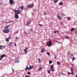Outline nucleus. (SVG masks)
Instances as JSON below:
<instances>
[{
    "mask_svg": "<svg viewBox=\"0 0 77 77\" xmlns=\"http://www.w3.org/2000/svg\"><path fill=\"white\" fill-rule=\"evenodd\" d=\"M20 13H21V11L20 10V7H19L17 8V10L16 13L18 15V14H20Z\"/></svg>",
    "mask_w": 77,
    "mask_h": 77,
    "instance_id": "f257e3e1",
    "label": "nucleus"
},
{
    "mask_svg": "<svg viewBox=\"0 0 77 77\" xmlns=\"http://www.w3.org/2000/svg\"><path fill=\"white\" fill-rule=\"evenodd\" d=\"M47 43L48 46H49V47H51V46L52 44L51 43V41H49V42H48Z\"/></svg>",
    "mask_w": 77,
    "mask_h": 77,
    "instance_id": "f03ea898",
    "label": "nucleus"
},
{
    "mask_svg": "<svg viewBox=\"0 0 77 77\" xmlns=\"http://www.w3.org/2000/svg\"><path fill=\"white\" fill-rule=\"evenodd\" d=\"M3 33H8L9 32V30L8 29H5L3 30Z\"/></svg>",
    "mask_w": 77,
    "mask_h": 77,
    "instance_id": "7ed1b4c3",
    "label": "nucleus"
},
{
    "mask_svg": "<svg viewBox=\"0 0 77 77\" xmlns=\"http://www.w3.org/2000/svg\"><path fill=\"white\" fill-rule=\"evenodd\" d=\"M6 56V55L5 54H3L2 55H1L0 57V60H2L3 58L4 57H5Z\"/></svg>",
    "mask_w": 77,
    "mask_h": 77,
    "instance_id": "20e7f679",
    "label": "nucleus"
},
{
    "mask_svg": "<svg viewBox=\"0 0 77 77\" xmlns=\"http://www.w3.org/2000/svg\"><path fill=\"white\" fill-rule=\"evenodd\" d=\"M54 68V65H51L50 67V69L51 71H54V69H53Z\"/></svg>",
    "mask_w": 77,
    "mask_h": 77,
    "instance_id": "39448f33",
    "label": "nucleus"
},
{
    "mask_svg": "<svg viewBox=\"0 0 77 77\" xmlns=\"http://www.w3.org/2000/svg\"><path fill=\"white\" fill-rule=\"evenodd\" d=\"M28 48H26L24 50V51L25 53V54H27V49Z\"/></svg>",
    "mask_w": 77,
    "mask_h": 77,
    "instance_id": "423d86ee",
    "label": "nucleus"
},
{
    "mask_svg": "<svg viewBox=\"0 0 77 77\" xmlns=\"http://www.w3.org/2000/svg\"><path fill=\"white\" fill-rule=\"evenodd\" d=\"M33 5H27V7L28 8H29V9H30V8H32L33 7Z\"/></svg>",
    "mask_w": 77,
    "mask_h": 77,
    "instance_id": "0eeeda50",
    "label": "nucleus"
},
{
    "mask_svg": "<svg viewBox=\"0 0 77 77\" xmlns=\"http://www.w3.org/2000/svg\"><path fill=\"white\" fill-rule=\"evenodd\" d=\"M9 2L11 5H14L15 3L14 2V1H13L12 0H10L9 1Z\"/></svg>",
    "mask_w": 77,
    "mask_h": 77,
    "instance_id": "6e6552de",
    "label": "nucleus"
},
{
    "mask_svg": "<svg viewBox=\"0 0 77 77\" xmlns=\"http://www.w3.org/2000/svg\"><path fill=\"white\" fill-rule=\"evenodd\" d=\"M33 68V66H31L30 65H29V68H28V70L31 69L32 68Z\"/></svg>",
    "mask_w": 77,
    "mask_h": 77,
    "instance_id": "1a4fd4ad",
    "label": "nucleus"
},
{
    "mask_svg": "<svg viewBox=\"0 0 77 77\" xmlns=\"http://www.w3.org/2000/svg\"><path fill=\"white\" fill-rule=\"evenodd\" d=\"M15 18H19V17H18V15L17 13H16L15 14Z\"/></svg>",
    "mask_w": 77,
    "mask_h": 77,
    "instance_id": "9d476101",
    "label": "nucleus"
},
{
    "mask_svg": "<svg viewBox=\"0 0 77 77\" xmlns=\"http://www.w3.org/2000/svg\"><path fill=\"white\" fill-rule=\"evenodd\" d=\"M45 51V48H43L41 50V53H43V52H44Z\"/></svg>",
    "mask_w": 77,
    "mask_h": 77,
    "instance_id": "9b49d317",
    "label": "nucleus"
},
{
    "mask_svg": "<svg viewBox=\"0 0 77 77\" xmlns=\"http://www.w3.org/2000/svg\"><path fill=\"white\" fill-rule=\"evenodd\" d=\"M15 60L16 62H17V63H18V62H20V61H19V59H18V58L17 59H15Z\"/></svg>",
    "mask_w": 77,
    "mask_h": 77,
    "instance_id": "f8f14e48",
    "label": "nucleus"
},
{
    "mask_svg": "<svg viewBox=\"0 0 77 77\" xmlns=\"http://www.w3.org/2000/svg\"><path fill=\"white\" fill-rule=\"evenodd\" d=\"M20 8L21 9L22 11H23V10L24 9V7L23 6H21L20 7Z\"/></svg>",
    "mask_w": 77,
    "mask_h": 77,
    "instance_id": "ddd939ff",
    "label": "nucleus"
},
{
    "mask_svg": "<svg viewBox=\"0 0 77 77\" xmlns=\"http://www.w3.org/2000/svg\"><path fill=\"white\" fill-rule=\"evenodd\" d=\"M6 47L5 46L1 45V50H3V49L5 48Z\"/></svg>",
    "mask_w": 77,
    "mask_h": 77,
    "instance_id": "4468645a",
    "label": "nucleus"
},
{
    "mask_svg": "<svg viewBox=\"0 0 77 77\" xmlns=\"http://www.w3.org/2000/svg\"><path fill=\"white\" fill-rule=\"evenodd\" d=\"M57 17L59 19V20H61V17L59 16V15H57Z\"/></svg>",
    "mask_w": 77,
    "mask_h": 77,
    "instance_id": "2eb2a0df",
    "label": "nucleus"
},
{
    "mask_svg": "<svg viewBox=\"0 0 77 77\" xmlns=\"http://www.w3.org/2000/svg\"><path fill=\"white\" fill-rule=\"evenodd\" d=\"M9 25H7L6 26H5L4 28L5 29H8V27H9Z\"/></svg>",
    "mask_w": 77,
    "mask_h": 77,
    "instance_id": "dca6fc26",
    "label": "nucleus"
},
{
    "mask_svg": "<svg viewBox=\"0 0 77 77\" xmlns=\"http://www.w3.org/2000/svg\"><path fill=\"white\" fill-rule=\"evenodd\" d=\"M57 65H61V64L60 63V62H57Z\"/></svg>",
    "mask_w": 77,
    "mask_h": 77,
    "instance_id": "f3484780",
    "label": "nucleus"
},
{
    "mask_svg": "<svg viewBox=\"0 0 77 77\" xmlns=\"http://www.w3.org/2000/svg\"><path fill=\"white\" fill-rule=\"evenodd\" d=\"M9 39H10V37H8L6 39V41H9Z\"/></svg>",
    "mask_w": 77,
    "mask_h": 77,
    "instance_id": "a211bd4d",
    "label": "nucleus"
},
{
    "mask_svg": "<svg viewBox=\"0 0 77 77\" xmlns=\"http://www.w3.org/2000/svg\"><path fill=\"white\" fill-rule=\"evenodd\" d=\"M54 33H59V31H54Z\"/></svg>",
    "mask_w": 77,
    "mask_h": 77,
    "instance_id": "6ab92c4d",
    "label": "nucleus"
},
{
    "mask_svg": "<svg viewBox=\"0 0 77 77\" xmlns=\"http://www.w3.org/2000/svg\"><path fill=\"white\" fill-rule=\"evenodd\" d=\"M59 5H61V6H62V5H63V3L62 2H61L59 3Z\"/></svg>",
    "mask_w": 77,
    "mask_h": 77,
    "instance_id": "aec40b11",
    "label": "nucleus"
},
{
    "mask_svg": "<svg viewBox=\"0 0 77 77\" xmlns=\"http://www.w3.org/2000/svg\"><path fill=\"white\" fill-rule=\"evenodd\" d=\"M29 69V67H28V66L27 65H26V68L25 69V70H27V69Z\"/></svg>",
    "mask_w": 77,
    "mask_h": 77,
    "instance_id": "412c9836",
    "label": "nucleus"
},
{
    "mask_svg": "<svg viewBox=\"0 0 77 77\" xmlns=\"http://www.w3.org/2000/svg\"><path fill=\"white\" fill-rule=\"evenodd\" d=\"M13 11H14V13H17V10H15L14 9H13Z\"/></svg>",
    "mask_w": 77,
    "mask_h": 77,
    "instance_id": "4be33fe9",
    "label": "nucleus"
},
{
    "mask_svg": "<svg viewBox=\"0 0 77 77\" xmlns=\"http://www.w3.org/2000/svg\"><path fill=\"white\" fill-rule=\"evenodd\" d=\"M71 71L72 73H74V72L73 71V68H72L71 70Z\"/></svg>",
    "mask_w": 77,
    "mask_h": 77,
    "instance_id": "5701e85b",
    "label": "nucleus"
},
{
    "mask_svg": "<svg viewBox=\"0 0 77 77\" xmlns=\"http://www.w3.org/2000/svg\"><path fill=\"white\" fill-rule=\"evenodd\" d=\"M42 67H39L38 68V71H41L42 70Z\"/></svg>",
    "mask_w": 77,
    "mask_h": 77,
    "instance_id": "b1692460",
    "label": "nucleus"
},
{
    "mask_svg": "<svg viewBox=\"0 0 77 77\" xmlns=\"http://www.w3.org/2000/svg\"><path fill=\"white\" fill-rule=\"evenodd\" d=\"M12 21L10 20L8 22H6V24H7L8 23H12Z\"/></svg>",
    "mask_w": 77,
    "mask_h": 77,
    "instance_id": "393cba45",
    "label": "nucleus"
},
{
    "mask_svg": "<svg viewBox=\"0 0 77 77\" xmlns=\"http://www.w3.org/2000/svg\"><path fill=\"white\" fill-rule=\"evenodd\" d=\"M12 45V42H10L9 44V45L10 46H11Z\"/></svg>",
    "mask_w": 77,
    "mask_h": 77,
    "instance_id": "a878e982",
    "label": "nucleus"
},
{
    "mask_svg": "<svg viewBox=\"0 0 77 77\" xmlns=\"http://www.w3.org/2000/svg\"><path fill=\"white\" fill-rule=\"evenodd\" d=\"M75 30V29L74 28H72L70 30L72 32V31H73V30Z\"/></svg>",
    "mask_w": 77,
    "mask_h": 77,
    "instance_id": "bb28decb",
    "label": "nucleus"
},
{
    "mask_svg": "<svg viewBox=\"0 0 77 77\" xmlns=\"http://www.w3.org/2000/svg\"><path fill=\"white\" fill-rule=\"evenodd\" d=\"M65 38H67V39H69V37L68 36H66L65 37Z\"/></svg>",
    "mask_w": 77,
    "mask_h": 77,
    "instance_id": "cd10ccee",
    "label": "nucleus"
},
{
    "mask_svg": "<svg viewBox=\"0 0 77 77\" xmlns=\"http://www.w3.org/2000/svg\"><path fill=\"white\" fill-rule=\"evenodd\" d=\"M38 62L39 63H41V60H40V59H39V58H38Z\"/></svg>",
    "mask_w": 77,
    "mask_h": 77,
    "instance_id": "c85d7f7f",
    "label": "nucleus"
},
{
    "mask_svg": "<svg viewBox=\"0 0 77 77\" xmlns=\"http://www.w3.org/2000/svg\"><path fill=\"white\" fill-rule=\"evenodd\" d=\"M72 62H73V61H74V60H75V58H74V57H73L72 58Z\"/></svg>",
    "mask_w": 77,
    "mask_h": 77,
    "instance_id": "c756f323",
    "label": "nucleus"
},
{
    "mask_svg": "<svg viewBox=\"0 0 77 77\" xmlns=\"http://www.w3.org/2000/svg\"><path fill=\"white\" fill-rule=\"evenodd\" d=\"M31 21H30L29 22V23H28L27 24V25H28V26H29V24H30V23H31Z\"/></svg>",
    "mask_w": 77,
    "mask_h": 77,
    "instance_id": "7c9ffc66",
    "label": "nucleus"
},
{
    "mask_svg": "<svg viewBox=\"0 0 77 77\" xmlns=\"http://www.w3.org/2000/svg\"><path fill=\"white\" fill-rule=\"evenodd\" d=\"M49 64H51L52 63V61H49Z\"/></svg>",
    "mask_w": 77,
    "mask_h": 77,
    "instance_id": "2f4dec72",
    "label": "nucleus"
},
{
    "mask_svg": "<svg viewBox=\"0 0 77 77\" xmlns=\"http://www.w3.org/2000/svg\"><path fill=\"white\" fill-rule=\"evenodd\" d=\"M67 19H68V21H70V20H71V18H69V17H67Z\"/></svg>",
    "mask_w": 77,
    "mask_h": 77,
    "instance_id": "473e14b6",
    "label": "nucleus"
},
{
    "mask_svg": "<svg viewBox=\"0 0 77 77\" xmlns=\"http://www.w3.org/2000/svg\"><path fill=\"white\" fill-rule=\"evenodd\" d=\"M47 54L48 55H50V53H49V52H48L47 53Z\"/></svg>",
    "mask_w": 77,
    "mask_h": 77,
    "instance_id": "72a5a7b5",
    "label": "nucleus"
},
{
    "mask_svg": "<svg viewBox=\"0 0 77 77\" xmlns=\"http://www.w3.org/2000/svg\"><path fill=\"white\" fill-rule=\"evenodd\" d=\"M57 1H57V0H54V2H55V3H57Z\"/></svg>",
    "mask_w": 77,
    "mask_h": 77,
    "instance_id": "f704fd0d",
    "label": "nucleus"
},
{
    "mask_svg": "<svg viewBox=\"0 0 77 77\" xmlns=\"http://www.w3.org/2000/svg\"><path fill=\"white\" fill-rule=\"evenodd\" d=\"M30 31L31 32H33V29H30Z\"/></svg>",
    "mask_w": 77,
    "mask_h": 77,
    "instance_id": "c9c22d12",
    "label": "nucleus"
},
{
    "mask_svg": "<svg viewBox=\"0 0 77 77\" xmlns=\"http://www.w3.org/2000/svg\"><path fill=\"white\" fill-rule=\"evenodd\" d=\"M48 74H50V70L48 71Z\"/></svg>",
    "mask_w": 77,
    "mask_h": 77,
    "instance_id": "e433bc0d",
    "label": "nucleus"
},
{
    "mask_svg": "<svg viewBox=\"0 0 77 77\" xmlns=\"http://www.w3.org/2000/svg\"><path fill=\"white\" fill-rule=\"evenodd\" d=\"M62 15L63 16H65V14H63V13H62Z\"/></svg>",
    "mask_w": 77,
    "mask_h": 77,
    "instance_id": "4c0bfd02",
    "label": "nucleus"
},
{
    "mask_svg": "<svg viewBox=\"0 0 77 77\" xmlns=\"http://www.w3.org/2000/svg\"><path fill=\"white\" fill-rule=\"evenodd\" d=\"M68 54H69V55L70 54V52L69 51L68 52Z\"/></svg>",
    "mask_w": 77,
    "mask_h": 77,
    "instance_id": "58836bf2",
    "label": "nucleus"
},
{
    "mask_svg": "<svg viewBox=\"0 0 77 77\" xmlns=\"http://www.w3.org/2000/svg\"><path fill=\"white\" fill-rule=\"evenodd\" d=\"M68 74H69V75H70V74H71V73H70L69 72H68Z\"/></svg>",
    "mask_w": 77,
    "mask_h": 77,
    "instance_id": "ea45409f",
    "label": "nucleus"
},
{
    "mask_svg": "<svg viewBox=\"0 0 77 77\" xmlns=\"http://www.w3.org/2000/svg\"><path fill=\"white\" fill-rule=\"evenodd\" d=\"M25 77H30V76H29V75H26L25 76Z\"/></svg>",
    "mask_w": 77,
    "mask_h": 77,
    "instance_id": "a19ab883",
    "label": "nucleus"
},
{
    "mask_svg": "<svg viewBox=\"0 0 77 77\" xmlns=\"http://www.w3.org/2000/svg\"><path fill=\"white\" fill-rule=\"evenodd\" d=\"M24 33H25V35H27V33H26V32H24Z\"/></svg>",
    "mask_w": 77,
    "mask_h": 77,
    "instance_id": "79ce46f5",
    "label": "nucleus"
},
{
    "mask_svg": "<svg viewBox=\"0 0 77 77\" xmlns=\"http://www.w3.org/2000/svg\"><path fill=\"white\" fill-rule=\"evenodd\" d=\"M27 74H28L30 75V72H28Z\"/></svg>",
    "mask_w": 77,
    "mask_h": 77,
    "instance_id": "37998d69",
    "label": "nucleus"
},
{
    "mask_svg": "<svg viewBox=\"0 0 77 77\" xmlns=\"http://www.w3.org/2000/svg\"><path fill=\"white\" fill-rule=\"evenodd\" d=\"M44 13L45 15H47V13L45 12Z\"/></svg>",
    "mask_w": 77,
    "mask_h": 77,
    "instance_id": "c03bdc74",
    "label": "nucleus"
},
{
    "mask_svg": "<svg viewBox=\"0 0 77 77\" xmlns=\"http://www.w3.org/2000/svg\"><path fill=\"white\" fill-rule=\"evenodd\" d=\"M39 26H42V25L41 24H39Z\"/></svg>",
    "mask_w": 77,
    "mask_h": 77,
    "instance_id": "a18cd8bd",
    "label": "nucleus"
},
{
    "mask_svg": "<svg viewBox=\"0 0 77 77\" xmlns=\"http://www.w3.org/2000/svg\"><path fill=\"white\" fill-rule=\"evenodd\" d=\"M1 48H2V45H0V49H1Z\"/></svg>",
    "mask_w": 77,
    "mask_h": 77,
    "instance_id": "49530a36",
    "label": "nucleus"
},
{
    "mask_svg": "<svg viewBox=\"0 0 77 77\" xmlns=\"http://www.w3.org/2000/svg\"><path fill=\"white\" fill-rule=\"evenodd\" d=\"M12 69L13 72H14V69H13V68H12Z\"/></svg>",
    "mask_w": 77,
    "mask_h": 77,
    "instance_id": "de8ad7c7",
    "label": "nucleus"
},
{
    "mask_svg": "<svg viewBox=\"0 0 77 77\" xmlns=\"http://www.w3.org/2000/svg\"><path fill=\"white\" fill-rule=\"evenodd\" d=\"M18 33V32L17 31L15 33V34H16V33Z\"/></svg>",
    "mask_w": 77,
    "mask_h": 77,
    "instance_id": "09e8293b",
    "label": "nucleus"
},
{
    "mask_svg": "<svg viewBox=\"0 0 77 77\" xmlns=\"http://www.w3.org/2000/svg\"><path fill=\"white\" fill-rule=\"evenodd\" d=\"M16 43H14V46H16Z\"/></svg>",
    "mask_w": 77,
    "mask_h": 77,
    "instance_id": "8fccbe9b",
    "label": "nucleus"
},
{
    "mask_svg": "<svg viewBox=\"0 0 77 77\" xmlns=\"http://www.w3.org/2000/svg\"><path fill=\"white\" fill-rule=\"evenodd\" d=\"M60 25H62V23H60Z\"/></svg>",
    "mask_w": 77,
    "mask_h": 77,
    "instance_id": "3c124183",
    "label": "nucleus"
},
{
    "mask_svg": "<svg viewBox=\"0 0 77 77\" xmlns=\"http://www.w3.org/2000/svg\"><path fill=\"white\" fill-rule=\"evenodd\" d=\"M61 73H62V72H60L59 74H61Z\"/></svg>",
    "mask_w": 77,
    "mask_h": 77,
    "instance_id": "603ef678",
    "label": "nucleus"
},
{
    "mask_svg": "<svg viewBox=\"0 0 77 77\" xmlns=\"http://www.w3.org/2000/svg\"><path fill=\"white\" fill-rule=\"evenodd\" d=\"M70 56L71 57V56H73V55H72V54H71V55H70Z\"/></svg>",
    "mask_w": 77,
    "mask_h": 77,
    "instance_id": "864d4df0",
    "label": "nucleus"
},
{
    "mask_svg": "<svg viewBox=\"0 0 77 77\" xmlns=\"http://www.w3.org/2000/svg\"><path fill=\"white\" fill-rule=\"evenodd\" d=\"M71 41H73V40L72 39H71Z\"/></svg>",
    "mask_w": 77,
    "mask_h": 77,
    "instance_id": "5fc2aeb1",
    "label": "nucleus"
},
{
    "mask_svg": "<svg viewBox=\"0 0 77 77\" xmlns=\"http://www.w3.org/2000/svg\"><path fill=\"white\" fill-rule=\"evenodd\" d=\"M16 39H18V37H16Z\"/></svg>",
    "mask_w": 77,
    "mask_h": 77,
    "instance_id": "6e6d98bb",
    "label": "nucleus"
},
{
    "mask_svg": "<svg viewBox=\"0 0 77 77\" xmlns=\"http://www.w3.org/2000/svg\"><path fill=\"white\" fill-rule=\"evenodd\" d=\"M72 34H73V33H71V35H72Z\"/></svg>",
    "mask_w": 77,
    "mask_h": 77,
    "instance_id": "4d7b16f0",
    "label": "nucleus"
},
{
    "mask_svg": "<svg viewBox=\"0 0 77 77\" xmlns=\"http://www.w3.org/2000/svg\"><path fill=\"white\" fill-rule=\"evenodd\" d=\"M71 65H72V66H73V64H72L71 63Z\"/></svg>",
    "mask_w": 77,
    "mask_h": 77,
    "instance_id": "13d9d810",
    "label": "nucleus"
},
{
    "mask_svg": "<svg viewBox=\"0 0 77 77\" xmlns=\"http://www.w3.org/2000/svg\"><path fill=\"white\" fill-rule=\"evenodd\" d=\"M76 77H77V73H76Z\"/></svg>",
    "mask_w": 77,
    "mask_h": 77,
    "instance_id": "bf43d9fd",
    "label": "nucleus"
},
{
    "mask_svg": "<svg viewBox=\"0 0 77 77\" xmlns=\"http://www.w3.org/2000/svg\"><path fill=\"white\" fill-rule=\"evenodd\" d=\"M54 58H56V56H54Z\"/></svg>",
    "mask_w": 77,
    "mask_h": 77,
    "instance_id": "052dcab7",
    "label": "nucleus"
},
{
    "mask_svg": "<svg viewBox=\"0 0 77 77\" xmlns=\"http://www.w3.org/2000/svg\"><path fill=\"white\" fill-rule=\"evenodd\" d=\"M61 74L62 75H63V73H62Z\"/></svg>",
    "mask_w": 77,
    "mask_h": 77,
    "instance_id": "680f3d73",
    "label": "nucleus"
},
{
    "mask_svg": "<svg viewBox=\"0 0 77 77\" xmlns=\"http://www.w3.org/2000/svg\"><path fill=\"white\" fill-rule=\"evenodd\" d=\"M56 42H58V41H56Z\"/></svg>",
    "mask_w": 77,
    "mask_h": 77,
    "instance_id": "e2e57ef3",
    "label": "nucleus"
},
{
    "mask_svg": "<svg viewBox=\"0 0 77 77\" xmlns=\"http://www.w3.org/2000/svg\"><path fill=\"white\" fill-rule=\"evenodd\" d=\"M72 75H74V74H73V73H72Z\"/></svg>",
    "mask_w": 77,
    "mask_h": 77,
    "instance_id": "0e129e2a",
    "label": "nucleus"
},
{
    "mask_svg": "<svg viewBox=\"0 0 77 77\" xmlns=\"http://www.w3.org/2000/svg\"><path fill=\"white\" fill-rule=\"evenodd\" d=\"M59 43H60V44H62L61 43H60V42H58Z\"/></svg>",
    "mask_w": 77,
    "mask_h": 77,
    "instance_id": "69168bd1",
    "label": "nucleus"
},
{
    "mask_svg": "<svg viewBox=\"0 0 77 77\" xmlns=\"http://www.w3.org/2000/svg\"><path fill=\"white\" fill-rule=\"evenodd\" d=\"M75 33L76 34H77V33L76 32H75Z\"/></svg>",
    "mask_w": 77,
    "mask_h": 77,
    "instance_id": "338daca9",
    "label": "nucleus"
},
{
    "mask_svg": "<svg viewBox=\"0 0 77 77\" xmlns=\"http://www.w3.org/2000/svg\"><path fill=\"white\" fill-rule=\"evenodd\" d=\"M72 66H73V67H74V66L73 65Z\"/></svg>",
    "mask_w": 77,
    "mask_h": 77,
    "instance_id": "774afa93",
    "label": "nucleus"
}]
</instances>
